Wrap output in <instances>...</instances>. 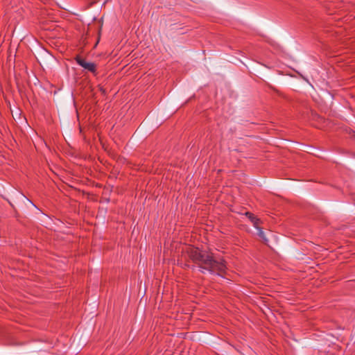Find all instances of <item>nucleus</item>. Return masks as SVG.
Masks as SVG:
<instances>
[{
    "mask_svg": "<svg viewBox=\"0 0 355 355\" xmlns=\"http://www.w3.org/2000/svg\"><path fill=\"white\" fill-rule=\"evenodd\" d=\"M245 215L248 218L250 222L252 223L253 226L255 228H258L260 224L261 223V220L254 216L252 213L247 211L245 213Z\"/></svg>",
    "mask_w": 355,
    "mask_h": 355,
    "instance_id": "2",
    "label": "nucleus"
},
{
    "mask_svg": "<svg viewBox=\"0 0 355 355\" xmlns=\"http://www.w3.org/2000/svg\"><path fill=\"white\" fill-rule=\"evenodd\" d=\"M85 69L90 71L92 73H93L94 76L96 74V69L97 68H85Z\"/></svg>",
    "mask_w": 355,
    "mask_h": 355,
    "instance_id": "5",
    "label": "nucleus"
},
{
    "mask_svg": "<svg viewBox=\"0 0 355 355\" xmlns=\"http://www.w3.org/2000/svg\"><path fill=\"white\" fill-rule=\"evenodd\" d=\"M76 60H77L78 64H80L83 67H95L94 64L85 63L82 59H80L79 58H78L76 59Z\"/></svg>",
    "mask_w": 355,
    "mask_h": 355,
    "instance_id": "3",
    "label": "nucleus"
},
{
    "mask_svg": "<svg viewBox=\"0 0 355 355\" xmlns=\"http://www.w3.org/2000/svg\"><path fill=\"white\" fill-rule=\"evenodd\" d=\"M257 230H258V235L261 238L263 239L265 241H267V239H266L265 237V234L262 230V228L260 227V225L259 226L258 228H256Z\"/></svg>",
    "mask_w": 355,
    "mask_h": 355,
    "instance_id": "4",
    "label": "nucleus"
},
{
    "mask_svg": "<svg viewBox=\"0 0 355 355\" xmlns=\"http://www.w3.org/2000/svg\"><path fill=\"white\" fill-rule=\"evenodd\" d=\"M189 257L198 265L202 272L208 271L220 275L227 268L225 261L223 259H216L211 252L200 251L198 248L189 246L186 249Z\"/></svg>",
    "mask_w": 355,
    "mask_h": 355,
    "instance_id": "1",
    "label": "nucleus"
}]
</instances>
